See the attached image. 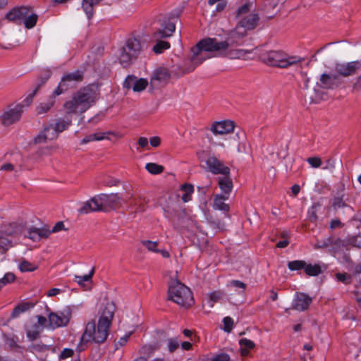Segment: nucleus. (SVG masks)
I'll list each match as a JSON object with an SVG mask.
<instances>
[{
    "instance_id": "f257e3e1",
    "label": "nucleus",
    "mask_w": 361,
    "mask_h": 361,
    "mask_svg": "<svg viewBox=\"0 0 361 361\" xmlns=\"http://www.w3.org/2000/svg\"><path fill=\"white\" fill-rule=\"evenodd\" d=\"M252 4H245L240 6L237 12L239 19L235 29L228 35L224 41L216 38H206L200 40L191 49L192 55L190 58L192 65L185 72L192 71L196 66L204 61L214 56L226 55L231 59H248L251 51L247 49H230L233 46L243 44L242 39L246 35L247 30H252L257 25L259 17L256 13L250 12Z\"/></svg>"
},
{
    "instance_id": "f03ea898",
    "label": "nucleus",
    "mask_w": 361,
    "mask_h": 361,
    "mask_svg": "<svg viewBox=\"0 0 361 361\" xmlns=\"http://www.w3.org/2000/svg\"><path fill=\"white\" fill-rule=\"evenodd\" d=\"M113 316L112 307H105L98 320L97 326L94 321L87 323L80 338V345H82L89 342L104 343L107 338Z\"/></svg>"
},
{
    "instance_id": "7ed1b4c3",
    "label": "nucleus",
    "mask_w": 361,
    "mask_h": 361,
    "mask_svg": "<svg viewBox=\"0 0 361 361\" xmlns=\"http://www.w3.org/2000/svg\"><path fill=\"white\" fill-rule=\"evenodd\" d=\"M97 99V92L90 86H87L75 92L63 107L67 115L81 114L94 105Z\"/></svg>"
},
{
    "instance_id": "20e7f679",
    "label": "nucleus",
    "mask_w": 361,
    "mask_h": 361,
    "mask_svg": "<svg viewBox=\"0 0 361 361\" xmlns=\"http://www.w3.org/2000/svg\"><path fill=\"white\" fill-rule=\"evenodd\" d=\"M260 59L268 66L288 68L304 61V58L281 50H271L260 54Z\"/></svg>"
},
{
    "instance_id": "39448f33",
    "label": "nucleus",
    "mask_w": 361,
    "mask_h": 361,
    "mask_svg": "<svg viewBox=\"0 0 361 361\" xmlns=\"http://www.w3.org/2000/svg\"><path fill=\"white\" fill-rule=\"evenodd\" d=\"M168 295L170 300L183 307H190L195 302L190 289L178 281L169 286Z\"/></svg>"
},
{
    "instance_id": "423d86ee",
    "label": "nucleus",
    "mask_w": 361,
    "mask_h": 361,
    "mask_svg": "<svg viewBox=\"0 0 361 361\" xmlns=\"http://www.w3.org/2000/svg\"><path fill=\"white\" fill-rule=\"evenodd\" d=\"M142 47L139 39L130 38L126 41L125 46L121 49L119 61L123 66H128L141 53Z\"/></svg>"
},
{
    "instance_id": "0eeeda50",
    "label": "nucleus",
    "mask_w": 361,
    "mask_h": 361,
    "mask_svg": "<svg viewBox=\"0 0 361 361\" xmlns=\"http://www.w3.org/2000/svg\"><path fill=\"white\" fill-rule=\"evenodd\" d=\"M83 79V72L76 70L72 73L65 74L57 87L53 92V96L55 97L68 90L70 88L75 87Z\"/></svg>"
},
{
    "instance_id": "6e6552de",
    "label": "nucleus",
    "mask_w": 361,
    "mask_h": 361,
    "mask_svg": "<svg viewBox=\"0 0 361 361\" xmlns=\"http://www.w3.org/2000/svg\"><path fill=\"white\" fill-rule=\"evenodd\" d=\"M71 310L68 307L61 311L49 313L47 329L54 330L57 328L66 326L71 320Z\"/></svg>"
},
{
    "instance_id": "1a4fd4ad",
    "label": "nucleus",
    "mask_w": 361,
    "mask_h": 361,
    "mask_svg": "<svg viewBox=\"0 0 361 361\" xmlns=\"http://www.w3.org/2000/svg\"><path fill=\"white\" fill-rule=\"evenodd\" d=\"M102 210L116 209L123 201L119 193L99 194L97 195Z\"/></svg>"
},
{
    "instance_id": "9d476101",
    "label": "nucleus",
    "mask_w": 361,
    "mask_h": 361,
    "mask_svg": "<svg viewBox=\"0 0 361 361\" xmlns=\"http://www.w3.org/2000/svg\"><path fill=\"white\" fill-rule=\"evenodd\" d=\"M148 81L145 78H137L133 75H128L123 83V89L132 90L134 92H140L146 89Z\"/></svg>"
},
{
    "instance_id": "9b49d317",
    "label": "nucleus",
    "mask_w": 361,
    "mask_h": 361,
    "mask_svg": "<svg viewBox=\"0 0 361 361\" xmlns=\"http://www.w3.org/2000/svg\"><path fill=\"white\" fill-rule=\"evenodd\" d=\"M21 104L10 106L1 116V122L5 126H10L20 120L23 111Z\"/></svg>"
},
{
    "instance_id": "f8f14e48",
    "label": "nucleus",
    "mask_w": 361,
    "mask_h": 361,
    "mask_svg": "<svg viewBox=\"0 0 361 361\" xmlns=\"http://www.w3.org/2000/svg\"><path fill=\"white\" fill-rule=\"evenodd\" d=\"M18 228L15 224H10L4 231H0V248L3 250H7L12 247V241L8 236L16 235L18 231Z\"/></svg>"
},
{
    "instance_id": "ddd939ff",
    "label": "nucleus",
    "mask_w": 361,
    "mask_h": 361,
    "mask_svg": "<svg viewBox=\"0 0 361 361\" xmlns=\"http://www.w3.org/2000/svg\"><path fill=\"white\" fill-rule=\"evenodd\" d=\"M312 301V298L306 293L297 292L292 302V309L299 312L305 311L308 309Z\"/></svg>"
},
{
    "instance_id": "4468645a",
    "label": "nucleus",
    "mask_w": 361,
    "mask_h": 361,
    "mask_svg": "<svg viewBox=\"0 0 361 361\" xmlns=\"http://www.w3.org/2000/svg\"><path fill=\"white\" fill-rule=\"evenodd\" d=\"M206 164L209 171L213 174L228 176L230 173V169L215 157H209L206 161Z\"/></svg>"
},
{
    "instance_id": "2eb2a0df",
    "label": "nucleus",
    "mask_w": 361,
    "mask_h": 361,
    "mask_svg": "<svg viewBox=\"0 0 361 361\" xmlns=\"http://www.w3.org/2000/svg\"><path fill=\"white\" fill-rule=\"evenodd\" d=\"M361 68L360 61L338 63L336 66V71L341 75L347 77L354 75Z\"/></svg>"
},
{
    "instance_id": "dca6fc26",
    "label": "nucleus",
    "mask_w": 361,
    "mask_h": 361,
    "mask_svg": "<svg viewBox=\"0 0 361 361\" xmlns=\"http://www.w3.org/2000/svg\"><path fill=\"white\" fill-rule=\"evenodd\" d=\"M59 132L56 131L52 123L44 128L34 139L36 144H40L47 141L53 140L58 137Z\"/></svg>"
},
{
    "instance_id": "f3484780",
    "label": "nucleus",
    "mask_w": 361,
    "mask_h": 361,
    "mask_svg": "<svg viewBox=\"0 0 361 361\" xmlns=\"http://www.w3.org/2000/svg\"><path fill=\"white\" fill-rule=\"evenodd\" d=\"M175 23L169 19L164 21L161 28L152 35V39H162L171 37L175 31Z\"/></svg>"
},
{
    "instance_id": "a211bd4d",
    "label": "nucleus",
    "mask_w": 361,
    "mask_h": 361,
    "mask_svg": "<svg viewBox=\"0 0 361 361\" xmlns=\"http://www.w3.org/2000/svg\"><path fill=\"white\" fill-rule=\"evenodd\" d=\"M234 128L235 125L232 121L224 120L213 123L211 130L214 134L224 135L232 132Z\"/></svg>"
},
{
    "instance_id": "6ab92c4d",
    "label": "nucleus",
    "mask_w": 361,
    "mask_h": 361,
    "mask_svg": "<svg viewBox=\"0 0 361 361\" xmlns=\"http://www.w3.org/2000/svg\"><path fill=\"white\" fill-rule=\"evenodd\" d=\"M50 234L49 228L31 227L27 230L25 237L33 241H39L41 239L47 238Z\"/></svg>"
},
{
    "instance_id": "aec40b11",
    "label": "nucleus",
    "mask_w": 361,
    "mask_h": 361,
    "mask_svg": "<svg viewBox=\"0 0 361 361\" xmlns=\"http://www.w3.org/2000/svg\"><path fill=\"white\" fill-rule=\"evenodd\" d=\"M97 211H101L97 195L82 203L81 207L78 209V212L82 214Z\"/></svg>"
},
{
    "instance_id": "412c9836",
    "label": "nucleus",
    "mask_w": 361,
    "mask_h": 361,
    "mask_svg": "<svg viewBox=\"0 0 361 361\" xmlns=\"http://www.w3.org/2000/svg\"><path fill=\"white\" fill-rule=\"evenodd\" d=\"M26 9L25 7L13 8L6 14V19L8 21L20 23L26 15Z\"/></svg>"
},
{
    "instance_id": "4be33fe9",
    "label": "nucleus",
    "mask_w": 361,
    "mask_h": 361,
    "mask_svg": "<svg viewBox=\"0 0 361 361\" xmlns=\"http://www.w3.org/2000/svg\"><path fill=\"white\" fill-rule=\"evenodd\" d=\"M229 197L228 195H224L222 194H218L215 195L214 198L213 208L216 210H220L223 212H228L229 206L225 203L228 200Z\"/></svg>"
},
{
    "instance_id": "5701e85b",
    "label": "nucleus",
    "mask_w": 361,
    "mask_h": 361,
    "mask_svg": "<svg viewBox=\"0 0 361 361\" xmlns=\"http://www.w3.org/2000/svg\"><path fill=\"white\" fill-rule=\"evenodd\" d=\"M338 77L336 75L324 73L321 75V86L324 88L333 89L337 86Z\"/></svg>"
},
{
    "instance_id": "b1692460",
    "label": "nucleus",
    "mask_w": 361,
    "mask_h": 361,
    "mask_svg": "<svg viewBox=\"0 0 361 361\" xmlns=\"http://www.w3.org/2000/svg\"><path fill=\"white\" fill-rule=\"evenodd\" d=\"M102 0H83L82 8L87 19H91L94 15V8Z\"/></svg>"
},
{
    "instance_id": "393cba45",
    "label": "nucleus",
    "mask_w": 361,
    "mask_h": 361,
    "mask_svg": "<svg viewBox=\"0 0 361 361\" xmlns=\"http://www.w3.org/2000/svg\"><path fill=\"white\" fill-rule=\"evenodd\" d=\"M219 186L223 192V195H228L229 197L233 189L232 180L227 176L224 178H221L219 180Z\"/></svg>"
},
{
    "instance_id": "a878e982",
    "label": "nucleus",
    "mask_w": 361,
    "mask_h": 361,
    "mask_svg": "<svg viewBox=\"0 0 361 361\" xmlns=\"http://www.w3.org/2000/svg\"><path fill=\"white\" fill-rule=\"evenodd\" d=\"M38 16L35 13H30L29 10L26 9V15L22 19V21L27 29L33 28L37 22Z\"/></svg>"
},
{
    "instance_id": "bb28decb",
    "label": "nucleus",
    "mask_w": 361,
    "mask_h": 361,
    "mask_svg": "<svg viewBox=\"0 0 361 361\" xmlns=\"http://www.w3.org/2000/svg\"><path fill=\"white\" fill-rule=\"evenodd\" d=\"M170 74L166 68H159L153 73L152 80H157L159 82H164L169 79Z\"/></svg>"
},
{
    "instance_id": "cd10ccee",
    "label": "nucleus",
    "mask_w": 361,
    "mask_h": 361,
    "mask_svg": "<svg viewBox=\"0 0 361 361\" xmlns=\"http://www.w3.org/2000/svg\"><path fill=\"white\" fill-rule=\"evenodd\" d=\"M239 345L240 346L241 355L247 356L249 354V350L253 349L255 346V343L247 338H241L239 340Z\"/></svg>"
},
{
    "instance_id": "c85d7f7f",
    "label": "nucleus",
    "mask_w": 361,
    "mask_h": 361,
    "mask_svg": "<svg viewBox=\"0 0 361 361\" xmlns=\"http://www.w3.org/2000/svg\"><path fill=\"white\" fill-rule=\"evenodd\" d=\"M180 190L183 192L181 197L184 202H188L191 200L192 195L194 192V187L192 184L185 183L181 185Z\"/></svg>"
},
{
    "instance_id": "c756f323",
    "label": "nucleus",
    "mask_w": 361,
    "mask_h": 361,
    "mask_svg": "<svg viewBox=\"0 0 361 361\" xmlns=\"http://www.w3.org/2000/svg\"><path fill=\"white\" fill-rule=\"evenodd\" d=\"M42 330L39 324H32L27 328L26 334L30 341H34Z\"/></svg>"
},
{
    "instance_id": "7c9ffc66",
    "label": "nucleus",
    "mask_w": 361,
    "mask_h": 361,
    "mask_svg": "<svg viewBox=\"0 0 361 361\" xmlns=\"http://www.w3.org/2000/svg\"><path fill=\"white\" fill-rule=\"evenodd\" d=\"M304 272L310 276H317L322 273V268L317 264H307L305 263Z\"/></svg>"
},
{
    "instance_id": "2f4dec72",
    "label": "nucleus",
    "mask_w": 361,
    "mask_h": 361,
    "mask_svg": "<svg viewBox=\"0 0 361 361\" xmlns=\"http://www.w3.org/2000/svg\"><path fill=\"white\" fill-rule=\"evenodd\" d=\"M154 42H156V44L153 47L152 50L157 54H160L164 52V51L167 50L170 48V43L161 40V39H152Z\"/></svg>"
},
{
    "instance_id": "473e14b6",
    "label": "nucleus",
    "mask_w": 361,
    "mask_h": 361,
    "mask_svg": "<svg viewBox=\"0 0 361 361\" xmlns=\"http://www.w3.org/2000/svg\"><path fill=\"white\" fill-rule=\"evenodd\" d=\"M71 119L70 118H59L54 123H52L59 133H62L66 130L71 124Z\"/></svg>"
},
{
    "instance_id": "72a5a7b5",
    "label": "nucleus",
    "mask_w": 361,
    "mask_h": 361,
    "mask_svg": "<svg viewBox=\"0 0 361 361\" xmlns=\"http://www.w3.org/2000/svg\"><path fill=\"white\" fill-rule=\"evenodd\" d=\"M94 272V268H92L87 274L84 276H74V281L76 282L80 286L85 287V283L91 282Z\"/></svg>"
},
{
    "instance_id": "f704fd0d",
    "label": "nucleus",
    "mask_w": 361,
    "mask_h": 361,
    "mask_svg": "<svg viewBox=\"0 0 361 361\" xmlns=\"http://www.w3.org/2000/svg\"><path fill=\"white\" fill-rule=\"evenodd\" d=\"M111 135L117 138L122 137V135L118 132L114 131H106V132H97L94 133L95 141H101L103 140H109L108 135Z\"/></svg>"
},
{
    "instance_id": "c9c22d12",
    "label": "nucleus",
    "mask_w": 361,
    "mask_h": 361,
    "mask_svg": "<svg viewBox=\"0 0 361 361\" xmlns=\"http://www.w3.org/2000/svg\"><path fill=\"white\" fill-rule=\"evenodd\" d=\"M38 268V266L27 260H22L18 264V269L21 272L34 271Z\"/></svg>"
},
{
    "instance_id": "e433bc0d",
    "label": "nucleus",
    "mask_w": 361,
    "mask_h": 361,
    "mask_svg": "<svg viewBox=\"0 0 361 361\" xmlns=\"http://www.w3.org/2000/svg\"><path fill=\"white\" fill-rule=\"evenodd\" d=\"M145 169L151 174L157 175L164 171V166L156 163L149 162L146 164Z\"/></svg>"
},
{
    "instance_id": "4c0bfd02",
    "label": "nucleus",
    "mask_w": 361,
    "mask_h": 361,
    "mask_svg": "<svg viewBox=\"0 0 361 361\" xmlns=\"http://www.w3.org/2000/svg\"><path fill=\"white\" fill-rule=\"evenodd\" d=\"M320 207V204L317 202L314 203L307 210V218L310 221L314 222L317 220V211Z\"/></svg>"
},
{
    "instance_id": "58836bf2",
    "label": "nucleus",
    "mask_w": 361,
    "mask_h": 361,
    "mask_svg": "<svg viewBox=\"0 0 361 361\" xmlns=\"http://www.w3.org/2000/svg\"><path fill=\"white\" fill-rule=\"evenodd\" d=\"M141 244L149 252L158 253L159 249H158V242L152 241L149 240H143L141 241Z\"/></svg>"
},
{
    "instance_id": "ea45409f",
    "label": "nucleus",
    "mask_w": 361,
    "mask_h": 361,
    "mask_svg": "<svg viewBox=\"0 0 361 361\" xmlns=\"http://www.w3.org/2000/svg\"><path fill=\"white\" fill-rule=\"evenodd\" d=\"M16 279V276L12 272H6L2 278L0 279V289L8 284L12 283Z\"/></svg>"
},
{
    "instance_id": "a19ab883",
    "label": "nucleus",
    "mask_w": 361,
    "mask_h": 361,
    "mask_svg": "<svg viewBox=\"0 0 361 361\" xmlns=\"http://www.w3.org/2000/svg\"><path fill=\"white\" fill-rule=\"evenodd\" d=\"M305 263L304 260H293L288 262V267L291 271L304 270Z\"/></svg>"
},
{
    "instance_id": "79ce46f5",
    "label": "nucleus",
    "mask_w": 361,
    "mask_h": 361,
    "mask_svg": "<svg viewBox=\"0 0 361 361\" xmlns=\"http://www.w3.org/2000/svg\"><path fill=\"white\" fill-rule=\"evenodd\" d=\"M221 297V293L219 291H214L207 295V304L210 307H212L215 302H216Z\"/></svg>"
},
{
    "instance_id": "37998d69",
    "label": "nucleus",
    "mask_w": 361,
    "mask_h": 361,
    "mask_svg": "<svg viewBox=\"0 0 361 361\" xmlns=\"http://www.w3.org/2000/svg\"><path fill=\"white\" fill-rule=\"evenodd\" d=\"M332 207L335 209H338L340 208H343L345 207H347V204H345L343 196L339 197H335L333 200Z\"/></svg>"
},
{
    "instance_id": "c03bdc74",
    "label": "nucleus",
    "mask_w": 361,
    "mask_h": 361,
    "mask_svg": "<svg viewBox=\"0 0 361 361\" xmlns=\"http://www.w3.org/2000/svg\"><path fill=\"white\" fill-rule=\"evenodd\" d=\"M224 330L230 333L233 327V320L230 317H226L223 319Z\"/></svg>"
},
{
    "instance_id": "a18cd8bd",
    "label": "nucleus",
    "mask_w": 361,
    "mask_h": 361,
    "mask_svg": "<svg viewBox=\"0 0 361 361\" xmlns=\"http://www.w3.org/2000/svg\"><path fill=\"white\" fill-rule=\"evenodd\" d=\"M307 161L312 168H319L322 163L321 159L318 157H309Z\"/></svg>"
},
{
    "instance_id": "49530a36",
    "label": "nucleus",
    "mask_w": 361,
    "mask_h": 361,
    "mask_svg": "<svg viewBox=\"0 0 361 361\" xmlns=\"http://www.w3.org/2000/svg\"><path fill=\"white\" fill-rule=\"evenodd\" d=\"M228 286H233L236 288H240L241 290L239 292V294L243 295L244 293V290L246 287L245 283L238 280H233L230 282Z\"/></svg>"
},
{
    "instance_id": "de8ad7c7",
    "label": "nucleus",
    "mask_w": 361,
    "mask_h": 361,
    "mask_svg": "<svg viewBox=\"0 0 361 361\" xmlns=\"http://www.w3.org/2000/svg\"><path fill=\"white\" fill-rule=\"evenodd\" d=\"M149 140L145 137H140L137 140V144L140 148H142L145 150H149L150 147L149 145Z\"/></svg>"
},
{
    "instance_id": "09e8293b",
    "label": "nucleus",
    "mask_w": 361,
    "mask_h": 361,
    "mask_svg": "<svg viewBox=\"0 0 361 361\" xmlns=\"http://www.w3.org/2000/svg\"><path fill=\"white\" fill-rule=\"evenodd\" d=\"M179 346L178 341L175 338H170L168 341V350L170 352H173L176 350Z\"/></svg>"
},
{
    "instance_id": "8fccbe9b",
    "label": "nucleus",
    "mask_w": 361,
    "mask_h": 361,
    "mask_svg": "<svg viewBox=\"0 0 361 361\" xmlns=\"http://www.w3.org/2000/svg\"><path fill=\"white\" fill-rule=\"evenodd\" d=\"M74 350L71 348H64L59 355V359L64 360L73 355Z\"/></svg>"
},
{
    "instance_id": "3c124183",
    "label": "nucleus",
    "mask_w": 361,
    "mask_h": 361,
    "mask_svg": "<svg viewBox=\"0 0 361 361\" xmlns=\"http://www.w3.org/2000/svg\"><path fill=\"white\" fill-rule=\"evenodd\" d=\"M53 105V102L49 103H42L37 107V113L42 114L47 112Z\"/></svg>"
},
{
    "instance_id": "603ef678",
    "label": "nucleus",
    "mask_w": 361,
    "mask_h": 361,
    "mask_svg": "<svg viewBox=\"0 0 361 361\" xmlns=\"http://www.w3.org/2000/svg\"><path fill=\"white\" fill-rule=\"evenodd\" d=\"M231 357L227 353L216 355L211 361H230Z\"/></svg>"
},
{
    "instance_id": "864d4df0",
    "label": "nucleus",
    "mask_w": 361,
    "mask_h": 361,
    "mask_svg": "<svg viewBox=\"0 0 361 361\" xmlns=\"http://www.w3.org/2000/svg\"><path fill=\"white\" fill-rule=\"evenodd\" d=\"M149 142L152 147H158L161 145V138L159 136H153L149 138Z\"/></svg>"
},
{
    "instance_id": "5fc2aeb1",
    "label": "nucleus",
    "mask_w": 361,
    "mask_h": 361,
    "mask_svg": "<svg viewBox=\"0 0 361 361\" xmlns=\"http://www.w3.org/2000/svg\"><path fill=\"white\" fill-rule=\"evenodd\" d=\"M282 236L283 238H285V239L283 240H280L277 243L276 246L279 248H284V247H287L288 245L289 244V241H288V237H287L288 236L287 233H283Z\"/></svg>"
},
{
    "instance_id": "6e6d98bb",
    "label": "nucleus",
    "mask_w": 361,
    "mask_h": 361,
    "mask_svg": "<svg viewBox=\"0 0 361 361\" xmlns=\"http://www.w3.org/2000/svg\"><path fill=\"white\" fill-rule=\"evenodd\" d=\"M37 317V322L35 323V324H39L40 326V328L43 329L44 327L47 328V319L42 315H39Z\"/></svg>"
},
{
    "instance_id": "4d7b16f0",
    "label": "nucleus",
    "mask_w": 361,
    "mask_h": 361,
    "mask_svg": "<svg viewBox=\"0 0 361 361\" xmlns=\"http://www.w3.org/2000/svg\"><path fill=\"white\" fill-rule=\"evenodd\" d=\"M336 279L341 282L348 283L350 277L346 274L338 273L336 275Z\"/></svg>"
},
{
    "instance_id": "13d9d810",
    "label": "nucleus",
    "mask_w": 361,
    "mask_h": 361,
    "mask_svg": "<svg viewBox=\"0 0 361 361\" xmlns=\"http://www.w3.org/2000/svg\"><path fill=\"white\" fill-rule=\"evenodd\" d=\"M63 229H64L63 223L62 221H59L54 225V226H53L52 229L50 230V231L51 233L62 231Z\"/></svg>"
},
{
    "instance_id": "bf43d9fd",
    "label": "nucleus",
    "mask_w": 361,
    "mask_h": 361,
    "mask_svg": "<svg viewBox=\"0 0 361 361\" xmlns=\"http://www.w3.org/2000/svg\"><path fill=\"white\" fill-rule=\"evenodd\" d=\"M14 169H15V166L11 163H7V164H3L0 168V170L7 171H13Z\"/></svg>"
},
{
    "instance_id": "052dcab7",
    "label": "nucleus",
    "mask_w": 361,
    "mask_h": 361,
    "mask_svg": "<svg viewBox=\"0 0 361 361\" xmlns=\"http://www.w3.org/2000/svg\"><path fill=\"white\" fill-rule=\"evenodd\" d=\"M95 141L94 133L87 135L81 140V144H87L90 142Z\"/></svg>"
},
{
    "instance_id": "680f3d73",
    "label": "nucleus",
    "mask_w": 361,
    "mask_h": 361,
    "mask_svg": "<svg viewBox=\"0 0 361 361\" xmlns=\"http://www.w3.org/2000/svg\"><path fill=\"white\" fill-rule=\"evenodd\" d=\"M20 308H22L23 311L25 312L30 308L33 307V304L30 302H24L22 304H19Z\"/></svg>"
},
{
    "instance_id": "e2e57ef3",
    "label": "nucleus",
    "mask_w": 361,
    "mask_h": 361,
    "mask_svg": "<svg viewBox=\"0 0 361 361\" xmlns=\"http://www.w3.org/2000/svg\"><path fill=\"white\" fill-rule=\"evenodd\" d=\"M60 293H61V289L56 288H54L50 289L48 291L47 295L49 297H52V296H55V295L59 294Z\"/></svg>"
},
{
    "instance_id": "0e129e2a",
    "label": "nucleus",
    "mask_w": 361,
    "mask_h": 361,
    "mask_svg": "<svg viewBox=\"0 0 361 361\" xmlns=\"http://www.w3.org/2000/svg\"><path fill=\"white\" fill-rule=\"evenodd\" d=\"M23 312H24L23 311L22 308H20V306L18 305L14 308V310L12 312V316L13 317H18L19 314H20Z\"/></svg>"
},
{
    "instance_id": "69168bd1",
    "label": "nucleus",
    "mask_w": 361,
    "mask_h": 361,
    "mask_svg": "<svg viewBox=\"0 0 361 361\" xmlns=\"http://www.w3.org/2000/svg\"><path fill=\"white\" fill-rule=\"evenodd\" d=\"M118 183H119V180L118 179L111 178V179L109 180L108 181H106L105 185L108 187H113V186L118 185Z\"/></svg>"
},
{
    "instance_id": "338daca9",
    "label": "nucleus",
    "mask_w": 361,
    "mask_h": 361,
    "mask_svg": "<svg viewBox=\"0 0 361 361\" xmlns=\"http://www.w3.org/2000/svg\"><path fill=\"white\" fill-rule=\"evenodd\" d=\"M355 89H361V74L357 78L353 85Z\"/></svg>"
},
{
    "instance_id": "774afa93",
    "label": "nucleus",
    "mask_w": 361,
    "mask_h": 361,
    "mask_svg": "<svg viewBox=\"0 0 361 361\" xmlns=\"http://www.w3.org/2000/svg\"><path fill=\"white\" fill-rule=\"evenodd\" d=\"M181 347L183 350H188L192 348V344L188 341H184L181 343Z\"/></svg>"
}]
</instances>
